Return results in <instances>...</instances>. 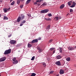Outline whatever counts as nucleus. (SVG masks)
Here are the masks:
<instances>
[{"instance_id":"412c9836","label":"nucleus","mask_w":76,"mask_h":76,"mask_svg":"<svg viewBox=\"0 0 76 76\" xmlns=\"http://www.w3.org/2000/svg\"><path fill=\"white\" fill-rule=\"evenodd\" d=\"M32 46V45L29 43H28V47L29 48H31V47Z\"/></svg>"},{"instance_id":"49530a36","label":"nucleus","mask_w":76,"mask_h":76,"mask_svg":"<svg viewBox=\"0 0 76 76\" xmlns=\"http://www.w3.org/2000/svg\"><path fill=\"white\" fill-rule=\"evenodd\" d=\"M61 18H62V17L60 16L59 17V19H61Z\"/></svg>"},{"instance_id":"4c0bfd02","label":"nucleus","mask_w":76,"mask_h":76,"mask_svg":"<svg viewBox=\"0 0 76 76\" xmlns=\"http://www.w3.org/2000/svg\"><path fill=\"white\" fill-rule=\"evenodd\" d=\"M73 10L72 9H70V12H72Z\"/></svg>"},{"instance_id":"09e8293b","label":"nucleus","mask_w":76,"mask_h":76,"mask_svg":"<svg viewBox=\"0 0 76 76\" xmlns=\"http://www.w3.org/2000/svg\"><path fill=\"white\" fill-rule=\"evenodd\" d=\"M1 14H0V17H1Z\"/></svg>"},{"instance_id":"de8ad7c7","label":"nucleus","mask_w":76,"mask_h":76,"mask_svg":"<svg viewBox=\"0 0 76 76\" xmlns=\"http://www.w3.org/2000/svg\"><path fill=\"white\" fill-rule=\"evenodd\" d=\"M12 0H10V2H12Z\"/></svg>"},{"instance_id":"473e14b6","label":"nucleus","mask_w":76,"mask_h":76,"mask_svg":"<svg viewBox=\"0 0 76 76\" xmlns=\"http://www.w3.org/2000/svg\"><path fill=\"white\" fill-rule=\"evenodd\" d=\"M17 4H19L20 3V0H17Z\"/></svg>"},{"instance_id":"e433bc0d","label":"nucleus","mask_w":76,"mask_h":76,"mask_svg":"<svg viewBox=\"0 0 76 76\" xmlns=\"http://www.w3.org/2000/svg\"><path fill=\"white\" fill-rule=\"evenodd\" d=\"M23 5H21L20 6V7L21 8V9H22L23 8Z\"/></svg>"},{"instance_id":"bb28decb","label":"nucleus","mask_w":76,"mask_h":76,"mask_svg":"<svg viewBox=\"0 0 76 76\" xmlns=\"http://www.w3.org/2000/svg\"><path fill=\"white\" fill-rule=\"evenodd\" d=\"M26 22V20H23L21 21V23H23H23H25Z\"/></svg>"},{"instance_id":"9d476101","label":"nucleus","mask_w":76,"mask_h":76,"mask_svg":"<svg viewBox=\"0 0 76 76\" xmlns=\"http://www.w3.org/2000/svg\"><path fill=\"white\" fill-rule=\"evenodd\" d=\"M64 71L63 69H61L60 70L59 73L61 75L64 74Z\"/></svg>"},{"instance_id":"a19ab883","label":"nucleus","mask_w":76,"mask_h":76,"mask_svg":"<svg viewBox=\"0 0 76 76\" xmlns=\"http://www.w3.org/2000/svg\"><path fill=\"white\" fill-rule=\"evenodd\" d=\"M41 37H39L38 38V40H41Z\"/></svg>"},{"instance_id":"58836bf2","label":"nucleus","mask_w":76,"mask_h":76,"mask_svg":"<svg viewBox=\"0 0 76 76\" xmlns=\"http://www.w3.org/2000/svg\"><path fill=\"white\" fill-rule=\"evenodd\" d=\"M34 4H37V1L36 2H35L34 3Z\"/></svg>"},{"instance_id":"393cba45","label":"nucleus","mask_w":76,"mask_h":76,"mask_svg":"<svg viewBox=\"0 0 76 76\" xmlns=\"http://www.w3.org/2000/svg\"><path fill=\"white\" fill-rule=\"evenodd\" d=\"M31 0H27L26 2V3H27V4H29V3L31 2Z\"/></svg>"},{"instance_id":"20e7f679","label":"nucleus","mask_w":76,"mask_h":76,"mask_svg":"<svg viewBox=\"0 0 76 76\" xmlns=\"http://www.w3.org/2000/svg\"><path fill=\"white\" fill-rule=\"evenodd\" d=\"M12 61H14V62H13V63H14V64H17V63H18V61L16 60V58H14L12 59Z\"/></svg>"},{"instance_id":"0eeeda50","label":"nucleus","mask_w":76,"mask_h":76,"mask_svg":"<svg viewBox=\"0 0 76 76\" xmlns=\"http://www.w3.org/2000/svg\"><path fill=\"white\" fill-rule=\"evenodd\" d=\"M38 42V40L37 39H34L31 42V43L34 44V43H37Z\"/></svg>"},{"instance_id":"cd10ccee","label":"nucleus","mask_w":76,"mask_h":76,"mask_svg":"<svg viewBox=\"0 0 76 76\" xmlns=\"http://www.w3.org/2000/svg\"><path fill=\"white\" fill-rule=\"evenodd\" d=\"M36 74L35 73H32L31 75L30 76H35Z\"/></svg>"},{"instance_id":"aec40b11","label":"nucleus","mask_w":76,"mask_h":76,"mask_svg":"<svg viewBox=\"0 0 76 76\" xmlns=\"http://www.w3.org/2000/svg\"><path fill=\"white\" fill-rule=\"evenodd\" d=\"M45 19L46 20H47L48 21H49L50 20H51V19L50 18H45Z\"/></svg>"},{"instance_id":"2eb2a0df","label":"nucleus","mask_w":76,"mask_h":76,"mask_svg":"<svg viewBox=\"0 0 76 76\" xmlns=\"http://www.w3.org/2000/svg\"><path fill=\"white\" fill-rule=\"evenodd\" d=\"M61 57H61V55H58V56H57L56 57V59H60V58H61Z\"/></svg>"},{"instance_id":"1a4fd4ad","label":"nucleus","mask_w":76,"mask_h":76,"mask_svg":"<svg viewBox=\"0 0 76 76\" xmlns=\"http://www.w3.org/2000/svg\"><path fill=\"white\" fill-rule=\"evenodd\" d=\"M20 17V18L21 19V20H23V19L25 18V15H24L22 14L20 15V16H19Z\"/></svg>"},{"instance_id":"6ab92c4d","label":"nucleus","mask_w":76,"mask_h":76,"mask_svg":"<svg viewBox=\"0 0 76 76\" xmlns=\"http://www.w3.org/2000/svg\"><path fill=\"white\" fill-rule=\"evenodd\" d=\"M66 60L67 61H70V57H68L66 58Z\"/></svg>"},{"instance_id":"b1692460","label":"nucleus","mask_w":76,"mask_h":76,"mask_svg":"<svg viewBox=\"0 0 76 76\" xmlns=\"http://www.w3.org/2000/svg\"><path fill=\"white\" fill-rule=\"evenodd\" d=\"M59 48L60 49V50H59V51L60 52V53H62V48H61V47H59Z\"/></svg>"},{"instance_id":"37998d69","label":"nucleus","mask_w":76,"mask_h":76,"mask_svg":"<svg viewBox=\"0 0 76 76\" xmlns=\"http://www.w3.org/2000/svg\"><path fill=\"white\" fill-rule=\"evenodd\" d=\"M12 36V34H10L8 36V37H10Z\"/></svg>"},{"instance_id":"3c124183","label":"nucleus","mask_w":76,"mask_h":76,"mask_svg":"<svg viewBox=\"0 0 76 76\" xmlns=\"http://www.w3.org/2000/svg\"><path fill=\"white\" fill-rule=\"evenodd\" d=\"M28 16H29V14H28Z\"/></svg>"},{"instance_id":"f257e3e1","label":"nucleus","mask_w":76,"mask_h":76,"mask_svg":"<svg viewBox=\"0 0 76 76\" xmlns=\"http://www.w3.org/2000/svg\"><path fill=\"white\" fill-rule=\"evenodd\" d=\"M11 49H9L8 50H6L4 53V54L6 55L7 54H10V53H11Z\"/></svg>"},{"instance_id":"dca6fc26","label":"nucleus","mask_w":76,"mask_h":76,"mask_svg":"<svg viewBox=\"0 0 76 76\" xmlns=\"http://www.w3.org/2000/svg\"><path fill=\"white\" fill-rule=\"evenodd\" d=\"M20 20H22L20 18V17H18L17 19V22H19Z\"/></svg>"},{"instance_id":"9b49d317","label":"nucleus","mask_w":76,"mask_h":76,"mask_svg":"<svg viewBox=\"0 0 76 76\" xmlns=\"http://www.w3.org/2000/svg\"><path fill=\"white\" fill-rule=\"evenodd\" d=\"M55 64L57 66H61V63L60 61H57L56 62Z\"/></svg>"},{"instance_id":"c9c22d12","label":"nucleus","mask_w":76,"mask_h":76,"mask_svg":"<svg viewBox=\"0 0 76 76\" xmlns=\"http://www.w3.org/2000/svg\"><path fill=\"white\" fill-rule=\"evenodd\" d=\"M54 73V71H51L50 72V74H52V73Z\"/></svg>"},{"instance_id":"4be33fe9","label":"nucleus","mask_w":76,"mask_h":76,"mask_svg":"<svg viewBox=\"0 0 76 76\" xmlns=\"http://www.w3.org/2000/svg\"><path fill=\"white\" fill-rule=\"evenodd\" d=\"M4 20H7L8 19V18H7V17H6V16L5 15L4 16Z\"/></svg>"},{"instance_id":"79ce46f5","label":"nucleus","mask_w":76,"mask_h":76,"mask_svg":"<svg viewBox=\"0 0 76 76\" xmlns=\"http://www.w3.org/2000/svg\"><path fill=\"white\" fill-rule=\"evenodd\" d=\"M22 25H23V23H20V26H22Z\"/></svg>"},{"instance_id":"f704fd0d","label":"nucleus","mask_w":76,"mask_h":76,"mask_svg":"<svg viewBox=\"0 0 76 76\" xmlns=\"http://www.w3.org/2000/svg\"><path fill=\"white\" fill-rule=\"evenodd\" d=\"M42 6H46L47 5V3H46L45 2L42 4Z\"/></svg>"},{"instance_id":"39448f33","label":"nucleus","mask_w":76,"mask_h":76,"mask_svg":"<svg viewBox=\"0 0 76 76\" xmlns=\"http://www.w3.org/2000/svg\"><path fill=\"white\" fill-rule=\"evenodd\" d=\"M76 48V46H75V48L69 47L68 48V49L70 51H72L74 50V48Z\"/></svg>"},{"instance_id":"f3484780","label":"nucleus","mask_w":76,"mask_h":76,"mask_svg":"<svg viewBox=\"0 0 76 76\" xmlns=\"http://www.w3.org/2000/svg\"><path fill=\"white\" fill-rule=\"evenodd\" d=\"M51 27V25H48L47 27H46V29L47 30H49L50 29V27Z\"/></svg>"},{"instance_id":"423d86ee","label":"nucleus","mask_w":76,"mask_h":76,"mask_svg":"<svg viewBox=\"0 0 76 76\" xmlns=\"http://www.w3.org/2000/svg\"><path fill=\"white\" fill-rule=\"evenodd\" d=\"M37 49L38 50H39V53H42V51H43V50L42 49H41V48L38 47L37 48Z\"/></svg>"},{"instance_id":"5701e85b","label":"nucleus","mask_w":76,"mask_h":76,"mask_svg":"<svg viewBox=\"0 0 76 76\" xmlns=\"http://www.w3.org/2000/svg\"><path fill=\"white\" fill-rule=\"evenodd\" d=\"M55 48H50L49 50H50V51H53V50H55Z\"/></svg>"},{"instance_id":"f03ea898","label":"nucleus","mask_w":76,"mask_h":76,"mask_svg":"<svg viewBox=\"0 0 76 76\" xmlns=\"http://www.w3.org/2000/svg\"><path fill=\"white\" fill-rule=\"evenodd\" d=\"M49 10L48 9H45L43 10H42L41 11V13H47Z\"/></svg>"},{"instance_id":"2f4dec72","label":"nucleus","mask_w":76,"mask_h":76,"mask_svg":"<svg viewBox=\"0 0 76 76\" xmlns=\"http://www.w3.org/2000/svg\"><path fill=\"white\" fill-rule=\"evenodd\" d=\"M43 1V0H38L37 1V2H39V3H40L41 2V1Z\"/></svg>"},{"instance_id":"ea45409f","label":"nucleus","mask_w":76,"mask_h":76,"mask_svg":"<svg viewBox=\"0 0 76 76\" xmlns=\"http://www.w3.org/2000/svg\"><path fill=\"white\" fill-rule=\"evenodd\" d=\"M52 41H53V40L50 39V41H49V42H50H50H52Z\"/></svg>"},{"instance_id":"7ed1b4c3","label":"nucleus","mask_w":76,"mask_h":76,"mask_svg":"<svg viewBox=\"0 0 76 76\" xmlns=\"http://www.w3.org/2000/svg\"><path fill=\"white\" fill-rule=\"evenodd\" d=\"M6 59V58L5 57H2L0 58V62H2V61H5Z\"/></svg>"},{"instance_id":"7c9ffc66","label":"nucleus","mask_w":76,"mask_h":76,"mask_svg":"<svg viewBox=\"0 0 76 76\" xmlns=\"http://www.w3.org/2000/svg\"><path fill=\"white\" fill-rule=\"evenodd\" d=\"M42 64L44 67H45V66H46V64L45 63L43 62L42 63Z\"/></svg>"},{"instance_id":"4468645a","label":"nucleus","mask_w":76,"mask_h":76,"mask_svg":"<svg viewBox=\"0 0 76 76\" xmlns=\"http://www.w3.org/2000/svg\"><path fill=\"white\" fill-rule=\"evenodd\" d=\"M64 7V4H62L60 6V9H63Z\"/></svg>"},{"instance_id":"c756f323","label":"nucleus","mask_w":76,"mask_h":76,"mask_svg":"<svg viewBox=\"0 0 76 76\" xmlns=\"http://www.w3.org/2000/svg\"><path fill=\"white\" fill-rule=\"evenodd\" d=\"M48 16H49V17H51V16H52V14L51 13H49L48 14Z\"/></svg>"},{"instance_id":"864d4df0","label":"nucleus","mask_w":76,"mask_h":76,"mask_svg":"<svg viewBox=\"0 0 76 76\" xmlns=\"http://www.w3.org/2000/svg\"><path fill=\"white\" fill-rule=\"evenodd\" d=\"M0 76H1V75H0Z\"/></svg>"},{"instance_id":"f8f14e48","label":"nucleus","mask_w":76,"mask_h":76,"mask_svg":"<svg viewBox=\"0 0 76 76\" xmlns=\"http://www.w3.org/2000/svg\"><path fill=\"white\" fill-rule=\"evenodd\" d=\"M72 4V5L70 7H74L75 6L76 3L74 1H73Z\"/></svg>"},{"instance_id":"a211bd4d","label":"nucleus","mask_w":76,"mask_h":76,"mask_svg":"<svg viewBox=\"0 0 76 76\" xmlns=\"http://www.w3.org/2000/svg\"><path fill=\"white\" fill-rule=\"evenodd\" d=\"M58 19H59L58 17H56L54 18V20L55 21H57V20H58Z\"/></svg>"},{"instance_id":"c03bdc74","label":"nucleus","mask_w":76,"mask_h":76,"mask_svg":"<svg viewBox=\"0 0 76 76\" xmlns=\"http://www.w3.org/2000/svg\"><path fill=\"white\" fill-rule=\"evenodd\" d=\"M55 50H54L53 51V54H54V53H55Z\"/></svg>"},{"instance_id":"72a5a7b5","label":"nucleus","mask_w":76,"mask_h":76,"mask_svg":"<svg viewBox=\"0 0 76 76\" xmlns=\"http://www.w3.org/2000/svg\"><path fill=\"white\" fill-rule=\"evenodd\" d=\"M34 59H35V56H34L32 58H31V60H34Z\"/></svg>"},{"instance_id":"ddd939ff","label":"nucleus","mask_w":76,"mask_h":76,"mask_svg":"<svg viewBox=\"0 0 76 76\" xmlns=\"http://www.w3.org/2000/svg\"><path fill=\"white\" fill-rule=\"evenodd\" d=\"M73 3V1H71L68 2V6H70Z\"/></svg>"},{"instance_id":"a18cd8bd","label":"nucleus","mask_w":76,"mask_h":76,"mask_svg":"<svg viewBox=\"0 0 76 76\" xmlns=\"http://www.w3.org/2000/svg\"><path fill=\"white\" fill-rule=\"evenodd\" d=\"M2 0H0V3H2Z\"/></svg>"},{"instance_id":"5fc2aeb1","label":"nucleus","mask_w":76,"mask_h":76,"mask_svg":"<svg viewBox=\"0 0 76 76\" xmlns=\"http://www.w3.org/2000/svg\"><path fill=\"white\" fill-rule=\"evenodd\" d=\"M13 0H12V1H13Z\"/></svg>"},{"instance_id":"c85d7f7f","label":"nucleus","mask_w":76,"mask_h":76,"mask_svg":"<svg viewBox=\"0 0 76 76\" xmlns=\"http://www.w3.org/2000/svg\"><path fill=\"white\" fill-rule=\"evenodd\" d=\"M8 11V9H7L6 8L4 10V12L5 13H6Z\"/></svg>"},{"instance_id":"8fccbe9b","label":"nucleus","mask_w":76,"mask_h":76,"mask_svg":"<svg viewBox=\"0 0 76 76\" xmlns=\"http://www.w3.org/2000/svg\"><path fill=\"white\" fill-rule=\"evenodd\" d=\"M21 1H23L24 0H21Z\"/></svg>"},{"instance_id":"a878e982","label":"nucleus","mask_w":76,"mask_h":76,"mask_svg":"<svg viewBox=\"0 0 76 76\" xmlns=\"http://www.w3.org/2000/svg\"><path fill=\"white\" fill-rule=\"evenodd\" d=\"M15 1H13V2L11 4L12 6H13L14 5V4H15Z\"/></svg>"},{"instance_id":"6e6552de","label":"nucleus","mask_w":76,"mask_h":76,"mask_svg":"<svg viewBox=\"0 0 76 76\" xmlns=\"http://www.w3.org/2000/svg\"><path fill=\"white\" fill-rule=\"evenodd\" d=\"M10 42L11 44H15L16 42V40H12L10 41Z\"/></svg>"},{"instance_id":"603ef678","label":"nucleus","mask_w":76,"mask_h":76,"mask_svg":"<svg viewBox=\"0 0 76 76\" xmlns=\"http://www.w3.org/2000/svg\"><path fill=\"white\" fill-rule=\"evenodd\" d=\"M66 15H68V14H67Z\"/></svg>"}]
</instances>
